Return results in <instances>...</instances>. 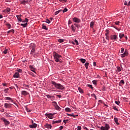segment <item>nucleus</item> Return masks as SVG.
<instances>
[{
    "label": "nucleus",
    "mask_w": 130,
    "mask_h": 130,
    "mask_svg": "<svg viewBox=\"0 0 130 130\" xmlns=\"http://www.w3.org/2000/svg\"><path fill=\"white\" fill-rule=\"evenodd\" d=\"M54 58L56 62H61V55L58 54L56 52L53 53Z\"/></svg>",
    "instance_id": "nucleus-1"
},
{
    "label": "nucleus",
    "mask_w": 130,
    "mask_h": 130,
    "mask_svg": "<svg viewBox=\"0 0 130 130\" xmlns=\"http://www.w3.org/2000/svg\"><path fill=\"white\" fill-rule=\"evenodd\" d=\"M52 85H53L56 89H58V90H63L64 89V87H63V86L61 85V84L59 83H56L55 81H51Z\"/></svg>",
    "instance_id": "nucleus-2"
},
{
    "label": "nucleus",
    "mask_w": 130,
    "mask_h": 130,
    "mask_svg": "<svg viewBox=\"0 0 130 130\" xmlns=\"http://www.w3.org/2000/svg\"><path fill=\"white\" fill-rule=\"evenodd\" d=\"M1 120L3 121L6 126H8V125H9V124H10V121H9L7 119L5 118L4 117L2 118Z\"/></svg>",
    "instance_id": "nucleus-3"
},
{
    "label": "nucleus",
    "mask_w": 130,
    "mask_h": 130,
    "mask_svg": "<svg viewBox=\"0 0 130 130\" xmlns=\"http://www.w3.org/2000/svg\"><path fill=\"white\" fill-rule=\"evenodd\" d=\"M110 126L108 124H106L105 126H101V130H109Z\"/></svg>",
    "instance_id": "nucleus-4"
},
{
    "label": "nucleus",
    "mask_w": 130,
    "mask_h": 130,
    "mask_svg": "<svg viewBox=\"0 0 130 130\" xmlns=\"http://www.w3.org/2000/svg\"><path fill=\"white\" fill-rule=\"evenodd\" d=\"M110 38L111 40H117V39H118L117 35H111Z\"/></svg>",
    "instance_id": "nucleus-5"
},
{
    "label": "nucleus",
    "mask_w": 130,
    "mask_h": 130,
    "mask_svg": "<svg viewBox=\"0 0 130 130\" xmlns=\"http://www.w3.org/2000/svg\"><path fill=\"white\" fill-rule=\"evenodd\" d=\"M73 22H75V23H81V20L77 17H74L73 18Z\"/></svg>",
    "instance_id": "nucleus-6"
},
{
    "label": "nucleus",
    "mask_w": 130,
    "mask_h": 130,
    "mask_svg": "<svg viewBox=\"0 0 130 130\" xmlns=\"http://www.w3.org/2000/svg\"><path fill=\"white\" fill-rule=\"evenodd\" d=\"M45 115L47 116L48 118H50V119H52L53 118L54 114L46 113Z\"/></svg>",
    "instance_id": "nucleus-7"
},
{
    "label": "nucleus",
    "mask_w": 130,
    "mask_h": 130,
    "mask_svg": "<svg viewBox=\"0 0 130 130\" xmlns=\"http://www.w3.org/2000/svg\"><path fill=\"white\" fill-rule=\"evenodd\" d=\"M128 54L127 50L125 49L124 52L121 54V57H125V56H127Z\"/></svg>",
    "instance_id": "nucleus-8"
},
{
    "label": "nucleus",
    "mask_w": 130,
    "mask_h": 130,
    "mask_svg": "<svg viewBox=\"0 0 130 130\" xmlns=\"http://www.w3.org/2000/svg\"><path fill=\"white\" fill-rule=\"evenodd\" d=\"M4 107H5L6 108H11V107H12V104L5 103V104H4Z\"/></svg>",
    "instance_id": "nucleus-9"
},
{
    "label": "nucleus",
    "mask_w": 130,
    "mask_h": 130,
    "mask_svg": "<svg viewBox=\"0 0 130 130\" xmlns=\"http://www.w3.org/2000/svg\"><path fill=\"white\" fill-rule=\"evenodd\" d=\"M29 93L25 90H23L21 91V95L23 96H27V95H28Z\"/></svg>",
    "instance_id": "nucleus-10"
},
{
    "label": "nucleus",
    "mask_w": 130,
    "mask_h": 130,
    "mask_svg": "<svg viewBox=\"0 0 130 130\" xmlns=\"http://www.w3.org/2000/svg\"><path fill=\"white\" fill-rule=\"evenodd\" d=\"M21 17H22V15H17L16 17L17 18V20L18 22H22V18H21Z\"/></svg>",
    "instance_id": "nucleus-11"
},
{
    "label": "nucleus",
    "mask_w": 130,
    "mask_h": 130,
    "mask_svg": "<svg viewBox=\"0 0 130 130\" xmlns=\"http://www.w3.org/2000/svg\"><path fill=\"white\" fill-rule=\"evenodd\" d=\"M29 127H30V128H35L37 127V124L34 123L32 125H30Z\"/></svg>",
    "instance_id": "nucleus-12"
},
{
    "label": "nucleus",
    "mask_w": 130,
    "mask_h": 130,
    "mask_svg": "<svg viewBox=\"0 0 130 130\" xmlns=\"http://www.w3.org/2000/svg\"><path fill=\"white\" fill-rule=\"evenodd\" d=\"M14 78H19L20 75H19V72H16L13 75Z\"/></svg>",
    "instance_id": "nucleus-13"
},
{
    "label": "nucleus",
    "mask_w": 130,
    "mask_h": 130,
    "mask_svg": "<svg viewBox=\"0 0 130 130\" xmlns=\"http://www.w3.org/2000/svg\"><path fill=\"white\" fill-rule=\"evenodd\" d=\"M20 25V26H22V27H23V28H26V27H27V26H28V23H25L24 24L21 23Z\"/></svg>",
    "instance_id": "nucleus-14"
},
{
    "label": "nucleus",
    "mask_w": 130,
    "mask_h": 130,
    "mask_svg": "<svg viewBox=\"0 0 130 130\" xmlns=\"http://www.w3.org/2000/svg\"><path fill=\"white\" fill-rule=\"evenodd\" d=\"M29 69H31V72H33L34 73H35V68L33 67L32 66H29Z\"/></svg>",
    "instance_id": "nucleus-15"
},
{
    "label": "nucleus",
    "mask_w": 130,
    "mask_h": 130,
    "mask_svg": "<svg viewBox=\"0 0 130 130\" xmlns=\"http://www.w3.org/2000/svg\"><path fill=\"white\" fill-rule=\"evenodd\" d=\"M114 121L117 125H119V123H118V119L117 118H114Z\"/></svg>",
    "instance_id": "nucleus-16"
},
{
    "label": "nucleus",
    "mask_w": 130,
    "mask_h": 130,
    "mask_svg": "<svg viewBox=\"0 0 130 130\" xmlns=\"http://www.w3.org/2000/svg\"><path fill=\"white\" fill-rule=\"evenodd\" d=\"M60 122H61V120H59L57 121H52V123L54 124V123H60Z\"/></svg>",
    "instance_id": "nucleus-17"
},
{
    "label": "nucleus",
    "mask_w": 130,
    "mask_h": 130,
    "mask_svg": "<svg viewBox=\"0 0 130 130\" xmlns=\"http://www.w3.org/2000/svg\"><path fill=\"white\" fill-rule=\"evenodd\" d=\"M34 52H35V47H33L31 51L30 52L31 54H34Z\"/></svg>",
    "instance_id": "nucleus-18"
},
{
    "label": "nucleus",
    "mask_w": 130,
    "mask_h": 130,
    "mask_svg": "<svg viewBox=\"0 0 130 130\" xmlns=\"http://www.w3.org/2000/svg\"><path fill=\"white\" fill-rule=\"evenodd\" d=\"M119 84V86H121L122 85H124V81L123 80H120Z\"/></svg>",
    "instance_id": "nucleus-19"
},
{
    "label": "nucleus",
    "mask_w": 130,
    "mask_h": 130,
    "mask_svg": "<svg viewBox=\"0 0 130 130\" xmlns=\"http://www.w3.org/2000/svg\"><path fill=\"white\" fill-rule=\"evenodd\" d=\"M71 29L73 32H76V27L74 26V25H71Z\"/></svg>",
    "instance_id": "nucleus-20"
},
{
    "label": "nucleus",
    "mask_w": 130,
    "mask_h": 130,
    "mask_svg": "<svg viewBox=\"0 0 130 130\" xmlns=\"http://www.w3.org/2000/svg\"><path fill=\"white\" fill-rule=\"evenodd\" d=\"M95 24V23L93 21H91L90 22V28H93V27H94V24Z\"/></svg>",
    "instance_id": "nucleus-21"
},
{
    "label": "nucleus",
    "mask_w": 130,
    "mask_h": 130,
    "mask_svg": "<svg viewBox=\"0 0 130 130\" xmlns=\"http://www.w3.org/2000/svg\"><path fill=\"white\" fill-rule=\"evenodd\" d=\"M45 127H46L47 128H51V125L46 124V125H45Z\"/></svg>",
    "instance_id": "nucleus-22"
},
{
    "label": "nucleus",
    "mask_w": 130,
    "mask_h": 130,
    "mask_svg": "<svg viewBox=\"0 0 130 130\" xmlns=\"http://www.w3.org/2000/svg\"><path fill=\"white\" fill-rule=\"evenodd\" d=\"M80 61H81V62L82 63H85L86 62V59H85L81 58V59H80Z\"/></svg>",
    "instance_id": "nucleus-23"
},
{
    "label": "nucleus",
    "mask_w": 130,
    "mask_h": 130,
    "mask_svg": "<svg viewBox=\"0 0 130 130\" xmlns=\"http://www.w3.org/2000/svg\"><path fill=\"white\" fill-rule=\"evenodd\" d=\"M29 19H28V18H25V19L24 20H22L21 22H22V23H27V22H28Z\"/></svg>",
    "instance_id": "nucleus-24"
},
{
    "label": "nucleus",
    "mask_w": 130,
    "mask_h": 130,
    "mask_svg": "<svg viewBox=\"0 0 130 130\" xmlns=\"http://www.w3.org/2000/svg\"><path fill=\"white\" fill-rule=\"evenodd\" d=\"M65 111H67V112H70L71 109L70 108H66L65 109Z\"/></svg>",
    "instance_id": "nucleus-25"
},
{
    "label": "nucleus",
    "mask_w": 130,
    "mask_h": 130,
    "mask_svg": "<svg viewBox=\"0 0 130 130\" xmlns=\"http://www.w3.org/2000/svg\"><path fill=\"white\" fill-rule=\"evenodd\" d=\"M25 109L27 112H31L32 111V110L29 109V108H27V107H25Z\"/></svg>",
    "instance_id": "nucleus-26"
},
{
    "label": "nucleus",
    "mask_w": 130,
    "mask_h": 130,
    "mask_svg": "<svg viewBox=\"0 0 130 130\" xmlns=\"http://www.w3.org/2000/svg\"><path fill=\"white\" fill-rule=\"evenodd\" d=\"M106 33L105 34L106 36H108V34H109V30L106 29Z\"/></svg>",
    "instance_id": "nucleus-27"
},
{
    "label": "nucleus",
    "mask_w": 130,
    "mask_h": 130,
    "mask_svg": "<svg viewBox=\"0 0 130 130\" xmlns=\"http://www.w3.org/2000/svg\"><path fill=\"white\" fill-rule=\"evenodd\" d=\"M120 39H121V38H123V37H124V34H120L119 35Z\"/></svg>",
    "instance_id": "nucleus-28"
},
{
    "label": "nucleus",
    "mask_w": 130,
    "mask_h": 130,
    "mask_svg": "<svg viewBox=\"0 0 130 130\" xmlns=\"http://www.w3.org/2000/svg\"><path fill=\"white\" fill-rule=\"evenodd\" d=\"M84 66H85L86 70H88V66H89V62L85 63Z\"/></svg>",
    "instance_id": "nucleus-29"
},
{
    "label": "nucleus",
    "mask_w": 130,
    "mask_h": 130,
    "mask_svg": "<svg viewBox=\"0 0 130 130\" xmlns=\"http://www.w3.org/2000/svg\"><path fill=\"white\" fill-rule=\"evenodd\" d=\"M42 28L45 29V30H48L47 27H46V26L44 25V24L42 25Z\"/></svg>",
    "instance_id": "nucleus-30"
},
{
    "label": "nucleus",
    "mask_w": 130,
    "mask_h": 130,
    "mask_svg": "<svg viewBox=\"0 0 130 130\" xmlns=\"http://www.w3.org/2000/svg\"><path fill=\"white\" fill-rule=\"evenodd\" d=\"M54 107L56 108V109H57V110H59V109H60V108L57 105L55 106Z\"/></svg>",
    "instance_id": "nucleus-31"
},
{
    "label": "nucleus",
    "mask_w": 130,
    "mask_h": 130,
    "mask_svg": "<svg viewBox=\"0 0 130 130\" xmlns=\"http://www.w3.org/2000/svg\"><path fill=\"white\" fill-rule=\"evenodd\" d=\"M6 25L9 29H11V27H12V26L11 25V24L7 23L6 24Z\"/></svg>",
    "instance_id": "nucleus-32"
},
{
    "label": "nucleus",
    "mask_w": 130,
    "mask_h": 130,
    "mask_svg": "<svg viewBox=\"0 0 130 130\" xmlns=\"http://www.w3.org/2000/svg\"><path fill=\"white\" fill-rule=\"evenodd\" d=\"M78 91H79L80 93H83V89L82 88H81L80 87L78 88Z\"/></svg>",
    "instance_id": "nucleus-33"
},
{
    "label": "nucleus",
    "mask_w": 130,
    "mask_h": 130,
    "mask_svg": "<svg viewBox=\"0 0 130 130\" xmlns=\"http://www.w3.org/2000/svg\"><path fill=\"white\" fill-rule=\"evenodd\" d=\"M60 12H61V10L56 11L55 12V15H58Z\"/></svg>",
    "instance_id": "nucleus-34"
},
{
    "label": "nucleus",
    "mask_w": 130,
    "mask_h": 130,
    "mask_svg": "<svg viewBox=\"0 0 130 130\" xmlns=\"http://www.w3.org/2000/svg\"><path fill=\"white\" fill-rule=\"evenodd\" d=\"M92 83L93 84V85H97V80H94L92 81Z\"/></svg>",
    "instance_id": "nucleus-35"
},
{
    "label": "nucleus",
    "mask_w": 130,
    "mask_h": 130,
    "mask_svg": "<svg viewBox=\"0 0 130 130\" xmlns=\"http://www.w3.org/2000/svg\"><path fill=\"white\" fill-rule=\"evenodd\" d=\"M8 49H5L4 51H3V53L4 54H7V53H8Z\"/></svg>",
    "instance_id": "nucleus-36"
},
{
    "label": "nucleus",
    "mask_w": 130,
    "mask_h": 130,
    "mask_svg": "<svg viewBox=\"0 0 130 130\" xmlns=\"http://www.w3.org/2000/svg\"><path fill=\"white\" fill-rule=\"evenodd\" d=\"M58 42L59 43H62L63 42V39H59L58 40Z\"/></svg>",
    "instance_id": "nucleus-37"
},
{
    "label": "nucleus",
    "mask_w": 130,
    "mask_h": 130,
    "mask_svg": "<svg viewBox=\"0 0 130 130\" xmlns=\"http://www.w3.org/2000/svg\"><path fill=\"white\" fill-rule=\"evenodd\" d=\"M6 11L7 12V13H10V12H11V9L10 8H7L6 9Z\"/></svg>",
    "instance_id": "nucleus-38"
},
{
    "label": "nucleus",
    "mask_w": 130,
    "mask_h": 130,
    "mask_svg": "<svg viewBox=\"0 0 130 130\" xmlns=\"http://www.w3.org/2000/svg\"><path fill=\"white\" fill-rule=\"evenodd\" d=\"M113 109H114V110H115L116 111H118V109H117V108H116V107L115 106L113 107Z\"/></svg>",
    "instance_id": "nucleus-39"
},
{
    "label": "nucleus",
    "mask_w": 130,
    "mask_h": 130,
    "mask_svg": "<svg viewBox=\"0 0 130 130\" xmlns=\"http://www.w3.org/2000/svg\"><path fill=\"white\" fill-rule=\"evenodd\" d=\"M5 99L6 100H9L10 101H12V99L10 97H6Z\"/></svg>",
    "instance_id": "nucleus-40"
},
{
    "label": "nucleus",
    "mask_w": 130,
    "mask_h": 130,
    "mask_svg": "<svg viewBox=\"0 0 130 130\" xmlns=\"http://www.w3.org/2000/svg\"><path fill=\"white\" fill-rule=\"evenodd\" d=\"M117 70L118 72L121 71V69H120V67H117Z\"/></svg>",
    "instance_id": "nucleus-41"
},
{
    "label": "nucleus",
    "mask_w": 130,
    "mask_h": 130,
    "mask_svg": "<svg viewBox=\"0 0 130 130\" xmlns=\"http://www.w3.org/2000/svg\"><path fill=\"white\" fill-rule=\"evenodd\" d=\"M52 104L54 106H56V105H57V104L56 103V102H52Z\"/></svg>",
    "instance_id": "nucleus-42"
},
{
    "label": "nucleus",
    "mask_w": 130,
    "mask_h": 130,
    "mask_svg": "<svg viewBox=\"0 0 130 130\" xmlns=\"http://www.w3.org/2000/svg\"><path fill=\"white\" fill-rule=\"evenodd\" d=\"M124 51V48H121V53H123Z\"/></svg>",
    "instance_id": "nucleus-43"
},
{
    "label": "nucleus",
    "mask_w": 130,
    "mask_h": 130,
    "mask_svg": "<svg viewBox=\"0 0 130 130\" xmlns=\"http://www.w3.org/2000/svg\"><path fill=\"white\" fill-rule=\"evenodd\" d=\"M74 41L76 45H79V43L78 42V41L77 40L75 39Z\"/></svg>",
    "instance_id": "nucleus-44"
},
{
    "label": "nucleus",
    "mask_w": 130,
    "mask_h": 130,
    "mask_svg": "<svg viewBox=\"0 0 130 130\" xmlns=\"http://www.w3.org/2000/svg\"><path fill=\"white\" fill-rule=\"evenodd\" d=\"M62 12L63 13H66V12H68V9H67V8H65Z\"/></svg>",
    "instance_id": "nucleus-45"
},
{
    "label": "nucleus",
    "mask_w": 130,
    "mask_h": 130,
    "mask_svg": "<svg viewBox=\"0 0 130 130\" xmlns=\"http://www.w3.org/2000/svg\"><path fill=\"white\" fill-rule=\"evenodd\" d=\"M22 71L23 70H22V69H18L17 70V72H18V73H22Z\"/></svg>",
    "instance_id": "nucleus-46"
},
{
    "label": "nucleus",
    "mask_w": 130,
    "mask_h": 130,
    "mask_svg": "<svg viewBox=\"0 0 130 130\" xmlns=\"http://www.w3.org/2000/svg\"><path fill=\"white\" fill-rule=\"evenodd\" d=\"M115 103L117 104V105H119V103H120V102L119 101H115Z\"/></svg>",
    "instance_id": "nucleus-47"
},
{
    "label": "nucleus",
    "mask_w": 130,
    "mask_h": 130,
    "mask_svg": "<svg viewBox=\"0 0 130 130\" xmlns=\"http://www.w3.org/2000/svg\"><path fill=\"white\" fill-rule=\"evenodd\" d=\"M87 87H89V88H91V89H93V86L90 84H88Z\"/></svg>",
    "instance_id": "nucleus-48"
},
{
    "label": "nucleus",
    "mask_w": 130,
    "mask_h": 130,
    "mask_svg": "<svg viewBox=\"0 0 130 130\" xmlns=\"http://www.w3.org/2000/svg\"><path fill=\"white\" fill-rule=\"evenodd\" d=\"M46 96H47V98H48V99L53 98V96H51L50 95H49V94L47 95Z\"/></svg>",
    "instance_id": "nucleus-49"
},
{
    "label": "nucleus",
    "mask_w": 130,
    "mask_h": 130,
    "mask_svg": "<svg viewBox=\"0 0 130 130\" xmlns=\"http://www.w3.org/2000/svg\"><path fill=\"white\" fill-rule=\"evenodd\" d=\"M46 23L49 24L50 23V20H49V19H46Z\"/></svg>",
    "instance_id": "nucleus-50"
},
{
    "label": "nucleus",
    "mask_w": 130,
    "mask_h": 130,
    "mask_svg": "<svg viewBox=\"0 0 130 130\" xmlns=\"http://www.w3.org/2000/svg\"><path fill=\"white\" fill-rule=\"evenodd\" d=\"M9 91V88H6L4 90L5 93H8V91Z\"/></svg>",
    "instance_id": "nucleus-51"
},
{
    "label": "nucleus",
    "mask_w": 130,
    "mask_h": 130,
    "mask_svg": "<svg viewBox=\"0 0 130 130\" xmlns=\"http://www.w3.org/2000/svg\"><path fill=\"white\" fill-rule=\"evenodd\" d=\"M10 32L12 33L13 34H14L15 33V30L14 29H11L10 30Z\"/></svg>",
    "instance_id": "nucleus-52"
},
{
    "label": "nucleus",
    "mask_w": 130,
    "mask_h": 130,
    "mask_svg": "<svg viewBox=\"0 0 130 130\" xmlns=\"http://www.w3.org/2000/svg\"><path fill=\"white\" fill-rule=\"evenodd\" d=\"M82 129V127H81V126H78L77 127V130H81Z\"/></svg>",
    "instance_id": "nucleus-53"
},
{
    "label": "nucleus",
    "mask_w": 130,
    "mask_h": 130,
    "mask_svg": "<svg viewBox=\"0 0 130 130\" xmlns=\"http://www.w3.org/2000/svg\"><path fill=\"white\" fill-rule=\"evenodd\" d=\"M69 121V120H63V122H64V123H67V122H68Z\"/></svg>",
    "instance_id": "nucleus-54"
},
{
    "label": "nucleus",
    "mask_w": 130,
    "mask_h": 130,
    "mask_svg": "<svg viewBox=\"0 0 130 130\" xmlns=\"http://www.w3.org/2000/svg\"><path fill=\"white\" fill-rule=\"evenodd\" d=\"M71 116H73V117H77V116H78V115H74V114H71Z\"/></svg>",
    "instance_id": "nucleus-55"
},
{
    "label": "nucleus",
    "mask_w": 130,
    "mask_h": 130,
    "mask_svg": "<svg viewBox=\"0 0 130 130\" xmlns=\"http://www.w3.org/2000/svg\"><path fill=\"white\" fill-rule=\"evenodd\" d=\"M22 4H23V5H25V4H27V1H23L22 2Z\"/></svg>",
    "instance_id": "nucleus-56"
},
{
    "label": "nucleus",
    "mask_w": 130,
    "mask_h": 130,
    "mask_svg": "<svg viewBox=\"0 0 130 130\" xmlns=\"http://www.w3.org/2000/svg\"><path fill=\"white\" fill-rule=\"evenodd\" d=\"M119 23H120V22L119 21H116V22H115V24L116 25H119Z\"/></svg>",
    "instance_id": "nucleus-57"
},
{
    "label": "nucleus",
    "mask_w": 130,
    "mask_h": 130,
    "mask_svg": "<svg viewBox=\"0 0 130 130\" xmlns=\"http://www.w3.org/2000/svg\"><path fill=\"white\" fill-rule=\"evenodd\" d=\"M76 28H78L79 29V28H80V27H81V25L77 24V25H76Z\"/></svg>",
    "instance_id": "nucleus-58"
},
{
    "label": "nucleus",
    "mask_w": 130,
    "mask_h": 130,
    "mask_svg": "<svg viewBox=\"0 0 130 130\" xmlns=\"http://www.w3.org/2000/svg\"><path fill=\"white\" fill-rule=\"evenodd\" d=\"M106 39H107V40H109V37L108 36H106Z\"/></svg>",
    "instance_id": "nucleus-59"
},
{
    "label": "nucleus",
    "mask_w": 130,
    "mask_h": 130,
    "mask_svg": "<svg viewBox=\"0 0 130 130\" xmlns=\"http://www.w3.org/2000/svg\"><path fill=\"white\" fill-rule=\"evenodd\" d=\"M68 24H69V25H71V24H72V21L69 20Z\"/></svg>",
    "instance_id": "nucleus-60"
},
{
    "label": "nucleus",
    "mask_w": 130,
    "mask_h": 130,
    "mask_svg": "<svg viewBox=\"0 0 130 130\" xmlns=\"http://www.w3.org/2000/svg\"><path fill=\"white\" fill-rule=\"evenodd\" d=\"M124 5L125 6H127V2L126 1H125V2L124 3Z\"/></svg>",
    "instance_id": "nucleus-61"
},
{
    "label": "nucleus",
    "mask_w": 130,
    "mask_h": 130,
    "mask_svg": "<svg viewBox=\"0 0 130 130\" xmlns=\"http://www.w3.org/2000/svg\"><path fill=\"white\" fill-rule=\"evenodd\" d=\"M59 128H60V130L62 129V128H63V126H60L59 127Z\"/></svg>",
    "instance_id": "nucleus-62"
},
{
    "label": "nucleus",
    "mask_w": 130,
    "mask_h": 130,
    "mask_svg": "<svg viewBox=\"0 0 130 130\" xmlns=\"http://www.w3.org/2000/svg\"><path fill=\"white\" fill-rule=\"evenodd\" d=\"M93 67H96V62H93Z\"/></svg>",
    "instance_id": "nucleus-63"
},
{
    "label": "nucleus",
    "mask_w": 130,
    "mask_h": 130,
    "mask_svg": "<svg viewBox=\"0 0 130 130\" xmlns=\"http://www.w3.org/2000/svg\"><path fill=\"white\" fill-rule=\"evenodd\" d=\"M2 85H3V86H4V87H5V86H7V84H6V83H3Z\"/></svg>",
    "instance_id": "nucleus-64"
}]
</instances>
